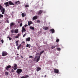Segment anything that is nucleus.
Returning a JSON list of instances; mask_svg holds the SVG:
<instances>
[{"label": "nucleus", "mask_w": 78, "mask_h": 78, "mask_svg": "<svg viewBox=\"0 0 78 78\" xmlns=\"http://www.w3.org/2000/svg\"><path fill=\"white\" fill-rule=\"evenodd\" d=\"M17 49L18 50H19L20 48V46H18L17 47Z\"/></svg>", "instance_id": "a18cd8bd"}, {"label": "nucleus", "mask_w": 78, "mask_h": 78, "mask_svg": "<svg viewBox=\"0 0 78 78\" xmlns=\"http://www.w3.org/2000/svg\"><path fill=\"white\" fill-rule=\"evenodd\" d=\"M27 26H28V25L25 24L24 25V27L25 28H26Z\"/></svg>", "instance_id": "79ce46f5"}, {"label": "nucleus", "mask_w": 78, "mask_h": 78, "mask_svg": "<svg viewBox=\"0 0 78 78\" xmlns=\"http://www.w3.org/2000/svg\"><path fill=\"white\" fill-rule=\"evenodd\" d=\"M1 41L2 42V44H3V43L4 42V41H3V40H2Z\"/></svg>", "instance_id": "c9c22d12"}, {"label": "nucleus", "mask_w": 78, "mask_h": 78, "mask_svg": "<svg viewBox=\"0 0 78 78\" xmlns=\"http://www.w3.org/2000/svg\"><path fill=\"white\" fill-rule=\"evenodd\" d=\"M20 1H18L15 2L16 5H18H18H20Z\"/></svg>", "instance_id": "4468645a"}, {"label": "nucleus", "mask_w": 78, "mask_h": 78, "mask_svg": "<svg viewBox=\"0 0 78 78\" xmlns=\"http://www.w3.org/2000/svg\"><path fill=\"white\" fill-rule=\"evenodd\" d=\"M44 51H43L40 52V56H41V55H42V53H44Z\"/></svg>", "instance_id": "a878e982"}, {"label": "nucleus", "mask_w": 78, "mask_h": 78, "mask_svg": "<svg viewBox=\"0 0 78 78\" xmlns=\"http://www.w3.org/2000/svg\"><path fill=\"white\" fill-rule=\"evenodd\" d=\"M7 0V1H8V0Z\"/></svg>", "instance_id": "bf43d9fd"}, {"label": "nucleus", "mask_w": 78, "mask_h": 78, "mask_svg": "<svg viewBox=\"0 0 78 78\" xmlns=\"http://www.w3.org/2000/svg\"><path fill=\"white\" fill-rule=\"evenodd\" d=\"M0 23H2V22H0Z\"/></svg>", "instance_id": "13d9d810"}, {"label": "nucleus", "mask_w": 78, "mask_h": 78, "mask_svg": "<svg viewBox=\"0 0 78 78\" xmlns=\"http://www.w3.org/2000/svg\"><path fill=\"white\" fill-rule=\"evenodd\" d=\"M24 42H23V43Z\"/></svg>", "instance_id": "052dcab7"}, {"label": "nucleus", "mask_w": 78, "mask_h": 78, "mask_svg": "<svg viewBox=\"0 0 78 78\" xmlns=\"http://www.w3.org/2000/svg\"><path fill=\"white\" fill-rule=\"evenodd\" d=\"M36 19H37V16H35L33 17L32 18V20H36Z\"/></svg>", "instance_id": "1a4fd4ad"}, {"label": "nucleus", "mask_w": 78, "mask_h": 78, "mask_svg": "<svg viewBox=\"0 0 78 78\" xmlns=\"http://www.w3.org/2000/svg\"><path fill=\"white\" fill-rule=\"evenodd\" d=\"M33 58V56L30 55L29 56V58Z\"/></svg>", "instance_id": "ea45409f"}, {"label": "nucleus", "mask_w": 78, "mask_h": 78, "mask_svg": "<svg viewBox=\"0 0 78 78\" xmlns=\"http://www.w3.org/2000/svg\"><path fill=\"white\" fill-rule=\"evenodd\" d=\"M14 24V23H13V22L11 23L10 24V27H11L12 26H13Z\"/></svg>", "instance_id": "aec40b11"}, {"label": "nucleus", "mask_w": 78, "mask_h": 78, "mask_svg": "<svg viewBox=\"0 0 78 78\" xmlns=\"http://www.w3.org/2000/svg\"><path fill=\"white\" fill-rule=\"evenodd\" d=\"M8 3L9 5H14V4L13 3V2H12L11 1H9Z\"/></svg>", "instance_id": "9b49d317"}, {"label": "nucleus", "mask_w": 78, "mask_h": 78, "mask_svg": "<svg viewBox=\"0 0 78 78\" xmlns=\"http://www.w3.org/2000/svg\"><path fill=\"white\" fill-rule=\"evenodd\" d=\"M9 41H11V40L12 38H11V37H10L9 38Z\"/></svg>", "instance_id": "de8ad7c7"}, {"label": "nucleus", "mask_w": 78, "mask_h": 78, "mask_svg": "<svg viewBox=\"0 0 78 78\" xmlns=\"http://www.w3.org/2000/svg\"><path fill=\"white\" fill-rule=\"evenodd\" d=\"M38 57H39V56H35L34 58V61H36V59H37V58H38Z\"/></svg>", "instance_id": "a211bd4d"}, {"label": "nucleus", "mask_w": 78, "mask_h": 78, "mask_svg": "<svg viewBox=\"0 0 78 78\" xmlns=\"http://www.w3.org/2000/svg\"><path fill=\"white\" fill-rule=\"evenodd\" d=\"M18 42H19V40L16 42V46H18V45H19V44H18Z\"/></svg>", "instance_id": "393cba45"}, {"label": "nucleus", "mask_w": 78, "mask_h": 78, "mask_svg": "<svg viewBox=\"0 0 78 78\" xmlns=\"http://www.w3.org/2000/svg\"><path fill=\"white\" fill-rule=\"evenodd\" d=\"M8 74H9V73H8V72H5V75L8 76Z\"/></svg>", "instance_id": "cd10ccee"}, {"label": "nucleus", "mask_w": 78, "mask_h": 78, "mask_svg": "<svg viewBox=\"0 0 78 78\" xmlns=\"http://www.w3.org/2000/svg\"><path fill=\"white\" fill-rule=\"evenodd\" d=\"M18 37H18V36H16L15 37V38L16 39H17V38H18Z\"/></svg>", "instance_id": "37998d69"}, {"label": "nucleus", "mask_w": 78, "mask_h": 78, "mask_svg": "<svg viewBox=\"0 0 78 78\" xmlns=\"http://www.w3.org/2000/svg\"><path fill=\"white\" fill-rule=\"evenodd\" d=\"M17 56H18V55H19V54H17Z\"/></svg>", "instance_id": "603ef678"}, {"label": "nucleus", "mask_w": 78, "mask_h": 78, "mask_svg": "<svg viewBox=\"0 0 78 78\" xmlns=\"http://www.w3.org/2000/svg\"><path fill=\"white\" fill-rule=\"evenodd\" d=\"M21 45H22L21 44H20L19 45V47H20V46H21Z\"/></svg>", "instance_id": "8fccbe9b"}, {"label": "nucleus", "mask_w": 78, "mask_h": 78, "mask_svg": "<svg viewBox=\"0 0 78 78\" xmlns=\"http://www.w3.org/2000/svg\"><path fill=\"white\" fill-rule=\"evenodd\" d=\"M41 70V68L39 67H37V72H39V70Z\"/></svg>", "instance_id": "ddd939ff"}, {"label": "nucleus", "mask_w": 78, "mask_h": 78, "mask_svg": "<svg viewBox=\"0 0 78 78\" xmlns=\"http://www.w3.org/2000/svg\"><path fill=\"white\" fill-rule=\"evenodd\" d=\"M54 72L56 73H59V70L57 69H54Z\"/></svg>", "instance_id": "39448f33"}, {"label": "nucleus", "mask_w": 78, "mask_h": 78, "mask_svg": "<svg viewBox=\"0 0 78 78\" xmlns=\"http://www.w3.org/2000/svg\"><path fill=\"white\" fill-rule=\"evenodd\" d=\"M26 47H28V48H30V47H31V45L28 44H27L26 45Z\"/></svg>", "instance_id": "412c9836"}, {"label": "nucleus", "mask_w": 78, "mask_h": 78, "mask_svg": "<svg viewBox=\"0 0 78 78\" xmlns=\"http://www.w3.org/2000/svg\"><path fill=\"white\" fill-rule=\"evenodd\" d=\"M18 29H16L15 30V33H18Z\"/></svg>", "instance_id": "b1692460"}, {"label": "nucleus", "mask_w": 78, "mask_h": 78, "mask_svg": "<svg viewBox=\"0 0 78 78\" xmlns=\"http://www.w3.org/2000/svg\"><path fill=\"white\" fill-rule=\"evenodd\" d=\"M6 22L7 23H9V20H8V18H7V20L6 21Z\"/></svg>", "instance_id": "c85d7f7f"}, {"label": "nucleus", "mask_w": 78, "mask_h": 78, "mask_svg": "<svg viewBox=\"0 0 78 78\" xmlns=\"http://www.w3.org/2000/svg\"><path fill=\"white\" fill-rule=\"evenodd\" d=\"M30 29H32V30H34V28L32 26H30Z\"/></svg>", "instance_id": "5701e85b"}, {"label": "nucleus", "mask_w": 78, "mask_h": 78, "mask_svg": "<svg viewBox=\"0 0 78 78\" xmlns=\"http://www.w3.org/2000/svg\"><path fill=\"white\" fill-rule=\"evenodd\" d=\"M21 58H23V57H22V56H21Z\"/></svg>", "instance_id": "6e6d98bb"}, {"label": "nucleus", "mask_w": 78, "mask_h": 78, "mask_svg": "<svg viewBox=\"0 0 78 78\" xmlns=\"http://www.w3.org/2000/svg\"><path fill=\"white\" fill-rule=\"evenodd\" d=\"M1 17H3V15L0 14V19H1Z\"/></svg>", "instance_id": "2f4dec72"}, {"label": "nucleus", "mask_w": 78, "mask_h": 78, "mask_svg": "<svg viewBox=\"0 0 78 78\" xmlns=\"http://www.w3.org/2000/svg\"><path fill=\"white\" fill-rule=\"evenodd\" d=\"M28 25H29V26H30V25L31 24H32V22H31V21H28Z\"/></svg>", "instance_id": "4be33fe9"}, {"label": "nucleus", "mask_w": 78, "mask_h": 78, "mask_svg": "<svg viewBox=\"0 0 78 78\" xmlns=\"http://www.w3.org/2000/svg\"><path fill=\"white\" fill-rule=\"evenodd\" d=\"M2 56H5L7 55V53L5 51H3L2 52Z\"/></svg>", "instance_id": "20e7f679"}, {"label": "nucleus", "mask_w": 78, "mask_h": 78, "mask_svg": "<svg viewBox=\"0 0 78 78\" xmlns=\"http://www.w3.org/2000/svg\"><path fill=\"white\" fill-rule=\"evenodd\" d=\"M17 67V64H15L14 65V66H12V69H14L15 70H17V69H18V68Z\"/></svg>", "instance_id": "7ed1b4c3"}, {"label": "nucleus", "mask_w": 78, "mask_h": 78, "mask_svg": "<svg viewBox=\"0 0 78 78\" xmlns=\"http://www.w3.org/2000/svg\"><path fill=\"white\" fill-rule=\"evenodd\" d=\"M11 66L10 65L8 66L6 68V70H9V69L11 68Z\"/></svg>", "instance_id": "f8f14e48"}, {"label": "nucleus", "mask_w": 78, "mask_h": 78, "mask_svg": "<svg viewBox=\"0 0 78 78\" xmlns=\"http://www.w3.org/2000/svg\"><path fill=\"white\" fill-rule=\"evenodd\" d=\"M20 27H22V23H21L20 24Z\"/></svg>", "instance_id": "58836bf2"}, {"label": "nucleus", "mask_w": 78, "mask_h": 78, "mask_svg": "<svg viewBox=\"0 0 78 78\" xmlns=\"http://www.w3.org/2000/svg\"><path fill=\"white\" fill-rule=\"evenodd\" d=\"M10 37H7V38H9Z\"/></svg>", "instance_id": "5fc2aeb1"}, {"label": "nucleus", "mask_w": 78, "mask_h": 78, "mask_svg": "<svg viewBox=\"0 0 78 78\" xmlns=\"http://www.w3.org/2000/svg\"><path fill=\"white\" fill-rule=\"evenodd\" d=\"M38 56V57H37V60H36V62H39V60H40V55L39 56Z\"/></svg>", "instance_id": "f3484780"}, {"label": "nucleus", "mask_w": 78, "mask_h": 78, "mask_svg": "<svg viewBox=\"0 0 78 78\" xmlns=\"http://www.w3.org/2000/svg\"><path fill=\"white\" fill-rule=\"evenodd\" d=\"M26 31V30L24 27H23L22 28V33H23L24 32H25Z\"/></svg>", "instance_id": "0eeeda50"}, {"label": "nucleus", "mask_w": 78, "mask_h": 78, "mask_svg": "<svg viewBox=\"0 0 78 78\" xmlns=\"http://www.w3.org/2000/svg\"><path fill=\"white\" fill-rule=\"evenodd\" d=\"M28 77H29V76L26 75L25 76V78H27Z\"/></svg>", "instance_id": "4c0bfd02"}, {"label": "nucleus", "mask_w": 78, "mask_h": 78, "mask_svg": "<svg viewBox=\"0 0 78 78\" xmlns=\"http://www.w3.org/2000/svg\"><path fill=\"white\" fill-rule=\"evenodd\" d=\"M55 47H56V46H52L51 47V48H52V49H53L54 48H55Z\"/></svg>", "instance_id": "bb28decb"}, {"label": "nucleus", "mask_w": 78, "mask_h": 78, "mask_svg": "<svg viewBox=\"0 0 78 78\" xmlns=\"http://www.w3.org/2000/svg\"><path fill=\"white\" fill-rule=\"evenodd\" d=\"M11 33H12V34H13V33H14V30H12L11 31Z\"/></svg>", "instance_id": "72a5a7b5"}, {"label": "nucleus", "mask_w": 78, "mask_h": 78, "mask_svg": "<svg viewBox=\"0 0 78 78\" xmlns=\"http://www.w3.org/2000/svg\"><path fill=\"white\" fill-rule=\"evenodd\" d=\"M21 78H25V77L24 76H23L21 77Z\"/></svg>", "instance_id": "49530a36"}, {"label": "nucleus", "mask_w": 78, "mask_h": 78, "mask_svg": "<svg viewBox=\"0 0 78 78\" xmlns=\"http://www.w3.org/2000/svg\"><path fill=\"white\" fill-rule=\"evenodd\" d=\"M25 7H26V8H28V7H29V5H25Z\"/></svg>", "instance_id": "e433bc0d"}, {"label": "nucleus", "mask_w": 78, "mask_h": 78, "mask_svg": "<svg viewBox=\"0 0 78 78\" xmlns=\"http://www.w3.org/2000/svg\"><path fill=\"white\" fill-rule=\"evenodd\" d=\"M44 78H46V77H47V75H45L44 76Z\"/></svg>", "instance_id": "09e8293b"}, {"label": "nucleus", "mask_w": 78, "mask_h": 78, "mask_svg": "<svg viewBox=\"0 0 78 78\" xmlns=\"http://www.w3.org/2000/svg\"><path fill=\"white\" fill-rule=\"evenodd\" d=\"M50 31H51V32L52 34L54 33H55V30H54V29H50Z\"/></svg>", "instance_id": "dca6fc26"}, {"label": "nucleus", "mask_w": 78, "mask_h": 78, "mask_svg": "<svg viewBox=\"0 0 78 78\" xmlns=\"http://www.w3.org/2000/svg\"><path fill=\"white\" fill-rule=\"evenodd\" d=\"M57 50L58 51H60V50H61V48H57Z\"/></svg>", "instance_id": "7c9ffc66"}, {"label": "nucleus", "mask_w": 78, "mask_h": 78, "mask_svg": "<svg viewBox=\"0 0 78 78\" xmlns=\"http://www.w3.org/2000/svg\"><path fill=\"white\" fill-rule=\"evenodd\" d=\"M5 16H6V14H5Z\"/></svg>", "instance_id": "4d7b16f0"}, {"label": "nucleus", "mask_w": 78, "mask_h": 78, "mask_svg": "<svg viewBox=\"0 0 78 78\" xmlns=\"http://www.w3.org/2000/svg\"><path fill=\"white\" fill-rule=\"evenodd\" d=\"M20 36V34H18L17 36H18V37H19V36Z\"/></svg>", "instance_id": "3c124183"}, {"label": "nucleus", "mask_w": 78, "mask_h": 78, "mask_svg": "<svg viewBox=\"0 0 78 78\" xmlns=\"http://www.w3.org/2000/svg\"><path fill=\"white\" fill-rule=\"evenodd\" d=\"M37 23H40V22H41V21L39 20H37Z\"/></svg>", "instance_id": "a19ab883"}, {"label": "nucleus", "mask_w": 78, "mask_h": 78, "mask_svg": "<svg viewBox=\"0 0 78 78\" xmlns=\"http://www.w3.org/2000/svg\"><path fill=\"white\" fill-rule=\"evenodd\" d=\"M38 55H39V53H37L36 54V56H38Z\"/></svg>", "instance_id": "c03bdc74"}, {"label": "nucleus", "mask_w": 78, "mask_h": 78, "mask_svg": "<svg viewBox=\"0 0 78 78\" xmlns=\"http://www.w3.org/2000/svg\"><path fill=\"white\" fill-rule=\"evenodd\" d=\"M33 11V10H30V12H32Z\"/></svg>", "instance_id": "864d4df0"}, {"label": "nucleus", "mask_w": 78, "mask_h": 78, "mask_svg": "<svg viewBox=\"0 0 78 78\" xmlns=\"http://www.w3.org/2000/svg\"><path fill=\"white\" fill-rule=\"evenodd\" d=\"M42 12H43V10H41L39 11L37 13V14L38 15H40V14H41L42 13Z\"/></svg>", "instance_id": "423d86ee"}, {"label": "nucleus", "mask_w": 78, "mask_h": 78, "mask_svg": "<svg viewBox=\"0 0 78 78\" xmlns=\"http://www.w3.org/2000/svg\"><path fill=\"white\" fill-rule=\"evenodd\" d=\"M30 39H31V38H30V37H29L27 38H26V41H30Z\"/></svg>", "instance_id": "2eb2a0df"}, {"label": "nucleus", "mask_w": 78, "mask_h": 78, "mask_svg": "<svg viewBox=\"0 0 78 78\" xmlns=\"http://www.w3.org/2000/svg\"><path fill=\"white\" fill-rule=\"evenodd\" d=\"M4 5H5L6 7H8V6H9L8 2H5L4 3Z\"/></svg>", "instance_id": "6e6552de"}, {"label": "nucleus", "mask_w": 78, "mask_h": 78, "mask_svg": "<svg viewBox=\"0 0 78 78\" xmlns=\"http://www.w3.org/2000/svg\"><path fill=\"white\" fill-rule=\"evenodd\" d=\"M22 72V70L21 69H18L16 70V73L18 74H20Z\"/></svg>", "instance_id": "f03ea898"}, {"label": "nucleus", "mask_w": 78, "mask_h": 78, "mask_svg": "<svg viewBox=\"0 0 78 78\" xmlns=\"http://www.w3.org/2000/svg\"><path fill=\"white\" fill-rule=\"evenodd\" d=\"M11 72H15V71L13 69H12Z\"/></svg>", "instance_id": "f704fd0d"}, {"label": "nucleus", "mask_w": 78, "mask_h": 78, "mask_svg": "<svg viewBox=\"0 0 78 78\" xmlns=\"http://www.w3.org/2000/svg\"><path fill=\"white\" fill-rule=\"evenodd\" d=\"M22 16L23 17H24L25 16H26V14H25V13H22Z\"/></svg>", "instance_id": "6ab92c4d"}, {"label": "nucleus", "mask_w": 78, "mask_h": 78, "mask_svg": "<svg viewBox=\"0 0 78 78\" xmlns=\"http://www.w3.org/2000/svg\"><path fill=\"white\" fill-rule=\"evenodd\" d=\"M0 10L1 12H2V14H4V13L5 12V8H3V6H2V5L0 4Z\"/></svg>", "instance_id": "f257e3e1"}, {"label": "nucleus", "mask_w": 78, "mask_h": 78, "mask_svg": "<svg viewBox=\"0 0 78 78\" xmlns=\"http://www.w3.org/2000/svg\"><path fill=\"white\" fill-rule=\"evenodd\" d=\"M27 34V33H25L24 34L23 36V37H25V36H26Z\"/></svg>", "instance_id": "c756f323"}, {"label": "nucleus", "mask_w": 78, "mask_h": 78, "mask_svg": "<svg viewBox=\"0 0 78 78\" xmlns=\"http://www.w3.org/2000/svg\"><path fill=\"white\" fill-rule=\"evenodd\" d=\"M43 30H48L49 28H48V27L44 26L43 27Z\"/></svg>", "instance_id": "9d476101"}, {"label": "nucleus", "mask_w": 78, "mask_h": 78, "mask_svg": "<svg viewBox=\"0 0 78 78\" xmlns=\"http://www.w3.org/2000/svg\"><path fill=\"white\" fill-rule=\"evenodd\" d=\"M59 41V39H57L56 40V42H58Z\"/></svg>", "instance_id": "473e14b6"}]
</instances>
